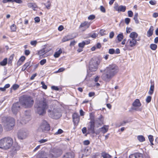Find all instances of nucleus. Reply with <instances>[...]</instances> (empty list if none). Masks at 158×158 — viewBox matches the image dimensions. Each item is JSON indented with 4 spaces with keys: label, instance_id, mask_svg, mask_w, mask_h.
Returning a JSON list of instances; mask_svg holds the SVG:
<instances>
[{
    "label": "nucleus",
    "instance_id": "obj_33",
    "mask_svg": "<svg viewBox=\"0 0 158 158\" xmlns=\"http://www.w3.org/2000/svg\"><path fill=\"white\" fill-rule=\"evenodd\" d=\"M150 48L153 50H155L157 48V45L155 44H151L150 46Z\"/></svg>",
    "mask_w": 158,
    "mask_h": 158
},
{
    "label": "nucleus",
    "instance_id": "obj_13",
    "mask_svg": "<svg viewBox=\"0 0 158 158\" xmlns=\"http://www.w3.org/2000/svg\"><path fill=\"white\" fill-rule=\"evenodd\" d=\"M27 135V131L26 130H21L19 131L18 134V138L20 139H25Z\"/></svg>",
    "mask_w": 158,
    "mask_h": 158
},
{
    "label": "nucleus",
    "instance_id": "obj_49",
    "mask_svg": "<svg viewBox=\"0 0 158 158\" xmlns=\"http://www.w3.org/2000/svg\"><path fill=\"white\" fill-rule=\"evenodd\" d=\"M100 9L101 11L103 13H105L106 12V10L105 8L102 6H100Z\"/></svg>",
    "mask_w": 158,
    "mask_h": 158
},
{
    "label": "nucleus",
    "instance_id": "obj_26",
    "mask_svg": "<svg viewBox=\"0 0 158 158\" xmlns=\"http://www.w3.org/2000/svg\"><path fill=\"white\" fill-rule=\"evenodd\" d=\"M62 51L61 49L60 48V49L57 51L56 52L54 55V56L55 58L58 57L60 54L61 53Z\"/></svg>",
    "mask_w": 158,
    "mask_h": 158
},
{
    "label": "nucleus",
    "instance_id": "obj_40",
    "mask_svg": "<svg viewBox=\"0 0 158 158\" xmlns=\"http://www.w3.org/2000/svg\"><path fill=\"white\" fill-rule=\"evenodd\" d=\"M128 16L129 17H131L133 16V13L132 11L129 10L127 12Z\"/></svg>",
    "mask_w": 158,
    "mask_h": 158
},
{
    "label": "nucleus",
    "instance_id": "obj_51",
    "mask_svg": "<svg viewBox=\"0 0 158 158\" xmlns=\"http://www.w3.org/2000/svg\"><path fill=\"white\" fill-rule=\"evenodd\" d=\"M105 32V30L102 29L100 30V34L101 35H106V34L104 33Z\"/></svg>",
    "mask_w": 158,
    "mask_h": 158
},
{
    "label": "nucleus",
    "instance_id": "obj_29",
    "mask_svg": "<svg viewBox=\"0 0 158 158\" xmlns=\"http://www.w3.org/2000/svg\"><path fill=\"white\" fill-rule=\"evenodd\" d=\"M137 139L140 142H143L145 140V138L142 135H138L137 136Z\"/></svg>",
    "mask_w": 158,
    "mask_h": 158
},
{
    "label": "nucleus",
    "instance_id": "obj_25",
    "mask_svg": "<svg viewBox=\"0 0 158 158\" xmlns=\"http://www.w3.org/2000/svg\"><path fill=\"white\" fill-rule=\"evenodd\" d=\"M28 6L29 7L31 8L34 10H35V8L37 7V5L34 3H30L28 4Z\"/></svg>",
    "mask_w": 158,
    "mask_h": 158
},
{
    "label": "nucleus",
    "instance_id": "obj_56",
    "mask_svg": "<svg viewBox=\"0 0 158 158\" xmlns=\"http://www.w3.org/2000/svg\"><path fill=\"white\" fill-rule=\"evenodd\" d=\"M48 141L46 139H41L39 141L40 143H44Z\"/></svg>",
    "mask_w": 158,
    "mask_h": 158
},
{
    "label": "nucleus",
    "instance_id": "obj_8",
    "mask_svg": "<svg viewBox=\"0 0 158 158\" xmlns=\"http://www.w3.org/2000/svg\"><path fill=\"white\" fill-rule=\"evenodd\" d=\"M100 61L98 59H92L89 63V69L91 72L96 71L98 68Z\"/></svg>",
    "mask_w": 158,
    "mask_h": 158
},
{
    "label": "nucleus",
    "instance_id": "obj_32",
    "mask_svg": "<svg viewBox=\"0 0 158 158\" xmlns=\"http://www.w3.org/2000/svg\"><path fill=\"white\" fill-rule=\"evenodd\" d=\"M7 63V59L5 58L0 63V64L2 66L5 65Z\"/></svg>",
    "mask_w": 158,
    "mask_h": 158
},
{
    "label": "nucleus",
    "instance_id": "obj_12",
    "mask_svg": "<svg viewBox=\"0 0 158 158\" xmlns=\"http://www.w3.org/2000/svg\"><path fill=\"white\" fill-rule=\"evenodd\" d=\"M20 104L19 102L14 103L12 107V111L13 113L14 114H16L19 111L20 109Z\"/></svg>",
    "mask_w": 158,
    "mask_h": 158
},
{
    "label": "nucleus",
    "instance_id": "obj_22",
    "mask_svg": "<svg viewBox=\"0 0 158 158\" xmlns=\"http://www.w3.org/2000/svg\"><path fill=\"white\" fill-rule=\"evenodd\" d=\"M154 31V28L153 26H151L147 32V35L148 37L152 36L153 34V31Z\"/></svg>",
    "mask_w": 158,
    "mask_h": 158
},
{
    "label": "nucleus",
    "instance_id": "obj_43",
    "mask_svg": "<svg viewBox=\"0 0 158 158\" xmlns=\"http://www.w3.org/2000/svg\"><path fill=\"white\" fill-rule=\"evenodd\" d=\"M19 87V85L17 84H14L12 87V88L14 90H15L18 89Z\"/></svg>",
    "mask_w": 158,
    "mask_h": 158
},
{
    "label": "nucleus",
    "instance_id": "obj_61",
    "mask_svg": "<svg viewBox=\"0 0 158 158\" xmlns=\"http://www.w3.org/2000/svg\"><path fill=\"white\" fill-rule=\"evenodd\" d=\"M83 143H84V145H87L90 143V142L88 140H86L84 141Z\"/></svg>",
    "mask_w": 158,
    "mask_h": 158
},
{
    "label": "nucleus",
    "instance_id": "obj_24",
    "mask_svg": "<svg viewBox=\"0 0 158 158\" xmlns=\"http://www.w3.org/2000/svg\"><path fill=\"white\" fill-rule=\"evenodd\" d=\"M138 34L135 32H131L130 35V37L131 38V39H134L136 38L138 36Z\"/></svg>",
    "mask_w": 158,
    "mask_h": 158
},
{
    "label": "nucleus",
    "instance_id": "obj_16",
    "mask_svg": "<svg viewBox=\"0 0 158 158\" xmlns=\"http://www.w3.org/2000/svg\"><path fill=\"white\" fill-rule=\"evenodd\" d=\"M48 157V154L43 151H39L37 155V158H47Z\"/></svg>",
    "mask_w": 158,
    "mask_h": 158
},
{
    "label": "nucleus",
    "instance_id": "obj_4",
    "mask_svg": "<svg viewBox=\"0 0 158 158\" xmlns=\"http://www.w3.org/2000/svg\"><path fill=\"white\" fill-rule=\"evenodd\" d=\"M48 107L46 100L43 98L37 104V112L40 115H43L45 113Z\"/></svg>",
    "mask_w": 158,
    "mask_h": 158
},
{
    "label": "nucleus",
    "instance_id": "obj_64",
    "mask_svg": "<svg viewBox=\"0 0 158 158\" xmlns=\"http://www.w3.org/2000/svg\"><path fill=\"white\" fill-rule=\"evenodd\" d=\"M134 19L135 20L136 23L138 24L139 23V21L138 20V18L134 17Z\"/></svg>",
    "mask_w": 158,
    "mask_h": 158
},
{
    "label": "nucleus",
    "instance_id": "obj_54",
    "mask_svg": "<svg viewBox=\"0 0 158 158\" xmlns=\"http://www.w3.org/2000/svg\"><path fill=\"white\" fill-rule=\"evenodd\" d=\"M15 2L19 4H21L23 2L22 0H13V2Z\"/></svg>",
    "mask_w": 158,
    "mask_h": 158
},
{
    "label": "nucleus",
    "instance_id": "obj_37",
    "mask_svg": "<svg viewBox=\"0 0 158 158\" xmlns=\"http://www.w3.org/2000/svg\"><path fill=\"white\" fill-rule=\"evenodd\" d=\"M97 121H98L99 124H100L103 121L102 116V115H101L100 117L97 119Z\"/></svg>",
    "mask_w": 158,
    "mask_h": 158
},
{
    "label": "nucleus",
    "instance_id": "obj_34",
    "mask_svg": "<svg viewBox=\"0 0 158 158\" xmlns=\"http://www.w3.org/2000/svg\"><path fill=\"white\" fill-rule=\"evenodd\" d=\"M90 119V122H95L94 121V114L93 113H90L89 114Z\"/></svg>",
    "mask_w": 158,
    "mask_h": 158
},
{
    "label": "nucleus",
    "instance_id": "obj_3",
    "mask_svg": "<svg viewBox=\"0 0 158 158\" xmlns=\"http://www.w3.org/2000/svg\"><path fill=\"white\" fill-rule=\"evenodd\" d=\"M19 102L22 106L25 108H28L32 106L34 101L30 96L24 95L20 97Z\"/></svg>",
    "mask_w": 158,
    "mask_h": 158
},
{
    "label": "nucleus",
    "instance_id": "obj_35",
    "mask_svg": "<svg viewBox=\"0 0 158 158\" xmlns=\"http://www.w3.org/2000/svg\"><path fill=\"white\" fill-rule=\"evenodd\" d=\"M45 50L44 48H43L38 52V54L40 56L44 54L45 53Z\"/></svg>",
    "mask_w": 158,
    "mask_h": 158
},
{
    "label": "nucleus",
    "instance_id": "obj_52",
    "mask_svg": "<svg viewBox=\"0 0 158 158\" xmlns=\"http://www.w3.org/2000/svg\"><path fill=\"white\" fill-rule=\"evenodd\" d=\"M2 2L4 3H6L8 2H13V0H3Z\"/></svg>",
    "mask_w": 158,
    "mask_h": 158
},
{
    "label": "nucleus",
    "instance_id": "obj_63",
    "mask_svg": "<svg viewBox=\"0 0 158 158\" xmlns=\"http://www.w3.org/2000/svg\"><path fill=\"white\" fill-rule=\"evenodd\" d=\"M64 29V27L62 25L59 26L58 27V30L60 31H62Z\"/></svg>",
    "mask_w": 158,
    "mask_h": 158
},
{
    "label": "nucleus",
    "instance_id": "obj_41",
    "mask_svg": "<svg viewBox=\"0 0 158 158\" xmlns=\"http://www.w3.org/2000/svg\"><path fill=\"white\" fill-rule=\"evenodd\" d=\"M95 16L94 15H91L88 17V19L89 20H92L95 18Z\"/></svg>",
    "mask_w": 158,
    "mask_h": 158
},
{
    "label": "nucleus",
    "instance_id": "obj_23",
    "mask_svg": "<svg viewBox=\"0 0 158 158\" xmlns=\"http://www.w3.org/2000/svg\"><path fill=\"white\" fill-rule=\"evenodd\" d=\"M74 153L71 152L67 153L63 156V158H74Z\"/></svg>",
    "mask_w": 158,
    "mask_h": 158
},
{
    "label": "nucleus",
    "instance_id": "obj_6",
    "mask_svg": "<svg viewBox=\"0 0 158 158\" xmlns=\"http://www.w3.org/2000/svg\"><path fill=\"white\" fill-rule=\"evenodd\" d=\"M13 143L12 139L9 137L4 138L0 140V148L7 149L10 147Z\"/></svg>",
    "mask_w": 158,
    "mask_h": 158
},
{
    "label": "nucleus",
    "instance_id": "obj_17",
    "mask_svg": "<svg viewBox=\"0 0 158 158\" xmlns=\"http://www.w3.org/2000/svg\"><path fill=\"white\" fill-rule=\"evenodd\" d=\"M73 119L74 124L77 125L80 120V117L79 115L76 113H74L73 115Z\"/></svg>",
    "mask_w": 158,
    "mask_h": 158
},
{
    "label": "nucleus",
    "instance_id": "obj_59",
    "mask_svg": "<svg viewBox=\"0 0 158 158\" xmlns=\"http://www.w3.org/2000/svg\"><path fill=\"white\" fill-rule=\"evenodd\" d=\"M76 43V42L74 40L71 41L70 44V46H72L74 45Z\"/></svg>",
    "mask_w": 158,
    "mask_h": 158
},
{
    "label": "nucleus",
    "instance_id": "obj_45",
    "mask_svg": "<svg viewBox=\"0 0 158 158\" xmlns=\"http://www.w3.org/2000/svg\"><path fill=\"white\" fill-rule=\"evenodd\" d=\"M151 100V97L150 96H148L146 99V102L147 103L150 102Z\"/></svg>",
    "mask_w": 158,
    "mask_h": 158
},
{
    "label": "nucleus",
    "instance_id": "obj_47",
    "mask_svg": "<svg viewBox=\"0 0 158 158\" xmlns=\"http://www.w3.org/2000/svg\"><path fill=\"white\" fill-rule=\"evenodd\" d=\"M148 138L150 142L153 141L154 139L153 136L151 135L148 136Z\"/></svg>",
    "mask_w": 158,
    "mask_h": 158
},
{
    "label": "nucleus",
    "instance_id": "obj_10",
    "mask_svg": "<svg viewBox=\"0 0 158 158\" xmlns=\"http://www.w3.org/2000/svg\"><path fill=\"white\" fill-rule=\"evenodd\" d=\"M30 119V112L29 111H26L24 114L20 117V122L22 124L27 123Z\"/></svg>",
    "mask_w": 158,
    "mask_h": 158
},
{
    "label": "nucleus",
    "instance_id": "obj_30",
    "mask_svg": "<svg viewBox=\"0 0 158 158\" xmlns=\"http://www.w3.org/2000/svg\"><path fill=\"white\" fill-rule=\"evenodd\" d=\"M154 89V85H151L150 87V90L148 91V94L150 95H152L153 93Z\"/></svg>",
    "mask_w": 158,
    "mask_h": 158
},
{
    "label": "nucleus",
    "instance_id": "obj_20",
    "mask_svg": "<svg viewBox=\"0 0 158 158\" xmlns=\"http://www.w3.org/2000/svg\"><path fill=\"white\" fill-rule=\"evenodd\" d=\"M109 126L106 125H104L103 127L100 128V131H101L103 133L105 134L106 133L108 130Z\"/></svg>",
    "mask_w": 158,
    "mask_h": 158
},
{
    "label": "nucleus",
    "instance_id": "obj_19",
    "mask_svg": "<svg viewBox=\"0 0 158 158\" xmlns=\"http://www.w3.org/2000/svg\"><path fill=\"white\" fill-rule=\"evenodd\" d=\"M89 123L90 124L88 127V129L91 133H94L95 122H90Z\"/></svg>",
    "mask_w": 158,
    "mask_h": 158
},
{
    "label": "nucleus",
    "instance_id": "obj_48",
    "mask_svg": "<svg viewBox=\"0 0 158 158\" xmlns=\"http://www.w3.org/2000/svg\"><path fill=\"white\" fill-rule=\"evenodd\" d=\"M41 84L42 85V88L44 89H46L47 88V86L45 85L43 81H42L41 83Z\"/></svg>",
    "mask_w": 158,
    "mask_h": 158
},
{
    "label": "nucleus",
    "instance_id": "obj_39",
    "mask_svg": "<svg viewBox=\"0 0 158 158\" xmlns=\"http://www.w3.org/2000/svg\"><path fill=\"white\" fill-rule=\"evenodd\" d=\"M85 45V43L84 42V41H82L81 43H79L78 44V46L79 47L82 48H83L84 47Z\"/></svg>",
    "mask_w": 158,
    "mask_h": 158
},
{
    "label": "nucleus",
    "instance_id": "obj_36",
    "mask_svg": "<svg viewBox=\"0 0 158 158\" xmlns=\"http://www.w3.org/2000/svg\"><path fill=\"white\" fill-rule=\"evenodd\" d=\"M10 28L12 31H15L16 30V26L14 24L10 26Z\"/></svg>",
    "mask_w": 158,
    "mask_h": 158
},
{
    "label": "nucleus",
    "instance_id": "obj_53",
    "mask_svg": "<svg viewBox=\"0 0 158 158\" xmlns=\"http://www.w3.org/2000/svg\"><path fill=\"white\" fill-rule=\"evenodd\" d=\"M130 21V19L129 18H126L125 19V22L126 24H128Z\"/></svg>",
    "mask_w": 158,
    "mask_h": 158
},
{
    "label": "nucleus",
    "instance_id": "obj_1",
    "mask_svg": "<svg viewBox=\"0 0 158 158\" xmlns=\"http://www.w3.org/2000/svg\"><path fill=\"white\" fill-rule=\"evenodd\" d=\"M118 72V68L116 65H110L104 70L101 77L103 80L109 82Z\"/></svg>",
    "mask_w": 158,
    "mask_h": 158
},
{
    "label": "nucleus",
    "instance_id": "obj_11",
    "mask_svg": "<svg viewBox=\"0 0 158 158\" xmlns=\"http://www.w3.org/2000/svg\"><path fill=\"white\" fill-rule=\"evenodd\" d=\"M137 43V40L134 39H128L125 45V48L124 49L125 50H131V47H133L135 46Z\"/></svg>",
    "mask_w": 158,
    "mask_h": 158
},
{
    "label": "nucleus",
    "instance_id": "obj_5",
    "mask_svg": "<svg viewBox=\"0 0 158 158\" xmlns=\"http://www.w3.org/2000/svg\"><path fill=\"white\" fill-rule=\"evenodd\" d=\"M3 120L4 127L7 131L12 129L15 125V120L13 118L11 117L4 118Z\"/></svg>",
    "mask_w": 158,
    "mask_h": 158
},
{
    "label": "nucleus",
    "instance_id": "obj_44",
    "mask_svg": "<svg viewBox=\"0 0 158 158\" xmlns=\"http://www.w3.org/2000/svg\"><path fill=\"white\" fill-rule=\"evenodd\" d=\"M46 60L45 59H44L40 61V64L41 65H43L46 63Z\"/></svg>",
    "mask_w": 158,
    "mask_h": 158
},
{
    "label": "nucleus",
    "instance_id": "obj_57",
    "mask_svg": "<svg viewBox=\"0 0 158 158\" xmlns=\"http://www.w3.org/2000/svg\"><path fill=\"white\" fill-rule=\"evenodd\" d=\"M34 20H35V22H36V23H38L40 21V18L38 17H35L34 19Z\"/></svg>",
    "mask_w": 158,
    "mask_h": 158
},
{
    "label": "nucleus",
    "instance_id": "obj_9",
    "mask_svg": "<svg viewBox=\"0 0 158 158\" xmlns=\"http://www.w3.org/2000/svg\"><path fill=\"white\" fill-rule=\"evenodd\" d=\"M50 129L49 124L46 120H44L41 123L38 130L40 131L46 132L49 131Z\"/></svg>",
    "mask_w": 158,
    "mask_h": 158
},
{
    "label": "nucleus",
    "instance_id": "obj_18",
    "mask_svg": "<svg viewBox=\"0 0 158 158\" xmlns=\"http://www.w3.org/2000/svg\"><path fill=\"white\" fill-rule=\"evenodd\" d=\"M129 158H143V155L139 153H136L131 154Z\"/></svg>",
    "mask_w": 158,
    "mask_h": 158
},
{
    "label": "nucleus",
    "instance_id": "obj_27",
    "mask_svg": "<svg viewBox=\"0 0 158 158\" xmlns=\"http://www.w3.org/2000/svg\"><path fill=\"white\" fill-rule=\"evenodd\" d=\"M72 39L69 35H67L64 37L62 40V42H64L66 41H68Z\"/></svg>",
    "mask_w": 158,
    "mask_h": 158
},
{
    "label": "nucleus",
    "instance_id": "obj_7",
    "mask_svg": "<svg viewBox=\"0 0 158 158\" xmlns=\"http://www.w3.org/2000/svg\"><path fill=\"white\" fill-rule=\"evenodd\" d=\"M62 151L60 148L56 147L51 149L48 154V157L51 158H57L61 156Z\"/></svg>",
    "mask_w": 158,
    "mask_h": 158
},
{
    "label": "nucleus",
    "instance_id": "obj_50",
    "mask_svg": "<svg viewBox=\"0 0 158 158\" xmlns=\"http://www.w3.org/2000/svg\"><path fill=\"white\" fill-rule=\"evenodd\" d=\"M37 43V42L36 40L31 41L30 43V44L31 45H33L34 46H35Z\"/></svg>",
    "mask_w": 158,
    "mask_h": 158
},
{
    "label": "nucleus",
    "instance_id": "obj_42",
    "mask_svg": "<svg viewBox=\"0 0 158 158\" xmlns=\"http://www.w3.org/2000/svg\"><path fill=\"white\" fill-rule=\"evenodd\" d=\"M63 132V131L62 129H60L55 133V135L60 134L62 133Z\"/></svg>",
    "mask_w": 158,
    "mask_h": 158
},
{
    "label": "nucleus",
    "instance_id": "obj_55",
    "mask_svg": "<svg viewBox=\"0 0 158 158\" xmlns=\"http://www.w3.org/2000/svg\"><path fill=\"white\" fill-rule=\"evenodd\" d=\"M114 35V33L113 31H112L109 34V37L110 39L113 38Z\"/></svg>",
    "mask_w": 158,
    "mask_h": 158
},
{
    "label": "nucleus",
    "instance_id": "obj_21",
    "mask_svg": "<svg viewBox=\"0 0 158 158\" xmlns=\"http://www.w3.org/2000/svg\"><path fill=\"white\" fill-rule=\"evenodd\" d=\"M141 105L139 100V99H136L134 102L133 103L132 105L135 107H139L141 106Z\"/></svg>",
    "mask_w": 158,
    "mask_h": 158
},
{
    "label": "nucleus",
    "instance_id": "obj_60",
    "mask_svg": "<svg viewBox=\"0 0 158 158\" xmlns=\"http://www.w3.org/2000/svg\"><path fill=\"white\" fill-rule=\"evenodd\" d=\"M30 53V51L29 50H26L25 51V54L26 56L28 55Z\"/></svg>",
    "mask_w": 158,
    "mask_h": 158
},
{
    "label": "nucleus",
    "instance_id": "obj_31",
    "mask_svg": "<svg viewBox=\"0 0 158 158\" xmlns=\"http://www.w3.org/2000/svg\"><path fill=\"white\" fill-rule=\"evenodd\" d=\"M123 36L122 33L119 34L117 36L118 40L119 42L121 41L122 40L123 38Z\"/></svg>",
    "mask_w": 158,
    "mask_h": 158
},
{
    "label": "nucleus",
    "instance_id": "obj_46",
    "mask_svg": "<svg viewBox=\"0 0 158 158\" xmlns=\"http://www.w3.org/2000/svg\"><path fill=\"white\" fill-rule=\"evenodd\" d=\"M109 53L111 54H112L115 53V50L113 48L110 49L109 50Z\"/></svg>",
    "mask_w": 158,
    "mask_h": 158
},
{
    "label": "nucleus",
    "instance_id": "obj_58",
    "mask_svg": "<svg viewBox=\"0 0 158 158\" xmlns=\"http://www.w3.org/2000/svg\"><path fill=\"white\" fill-rule=\"evenodd\" d=\"M64 70V69L63 68H61L59 69L58 71L56 72V73H60L63 72Z\"/></svg>",
    "mask_w": 158,
    "mask_h": 158
},
{
    "label": "nucleus",
    "instance_id": "obj_14",
    "mask_svg": "<svg viewBox=\"0 0 158 158\" xmlns=\"http://www.w3.org/2000/svg\"><path fill=\"white\" fill-rule=\"evenodd\" d=\"M90 24V23L88 22L85 21L81 23L79 28L82 31H84L89 27Z\"/></svg>",
    "mask_w": 158,
    "mask_h": 158
},
{
    "label": "nucleus",
    "instance_id": "obj_62",
    "mask_svg": "<svg viewBox=\"0 0 158 158\" xmlns=\"http://www.w3.org/2000/svg\"><path fill=\"white\" fill-rule=\"evenodd\" d=\"M51 88L52 89L56 90H59V89L57 87L55 86H52Z\"/></svg>",
    "mask_w": 158,
    "mask_h": 158
},
{
    "label": "nucleus",
    "instance_id": "obj_15",
    "mask_svg": "<svg viewBox=\"0 0 158 158\" xmlns=\"http://www.w3.org/2000/svg\"><path fill=\"white\" fill-rule=\"evenodd\" d=\"M115 10L119 12H124L126 10V7L123 5L118 6V4H115L114 7Z\"/></svg>",
    "mask_w": 158,
    "mask_h": 158
},
{
    "label": "nucleus",
    "instance_id": "obj_28",
    "mask_svg": "<svg viewBox=\"0 0 158 158\" xmlns=\"http://www.w3.org/2000/svg\"><path fill=\"white\" fill-rule=\"evenodd\" d=\"M101 155L103 158H110L112 157L108 153H106L105 152H102Z\"/></svg>",
    "mask_w": 158,
    "mask_h": 158
},
{
    "label": "nucleus",
    "instance_id": "obj_2",
    "mask_svg": "<svg viewBox=\"0 0 158 158\" xmlns=\"http://www.w3.org/2000/svg\"><path fill=\"white\" fill-rule=\"evenodd\" d=\"M48 112L49 116L53 119H58L62 115L60 109L56 106H53L50 107Z\"/></svg>",
    "mask_w": 158,
    "mask_h": 158
},
{
    "label": "nucleus",
    "instance_id": "obj_38",
    "mask_svg": "<svg viewBox=\"0 0 158 158\" xmlns=\"http://www.w3.org/2000/svg\"><path fill=\"white\" fill-rule=\"evenodd\" d=\"M31 62L30 61H29L27 63H26L24 65L26 68H27L28 67H31Z\"/></svg>",
    "mask_w": 158,
    "mask_h": 158
}]
</instances>
